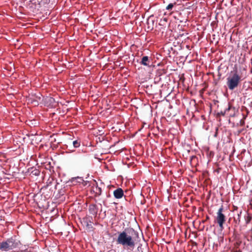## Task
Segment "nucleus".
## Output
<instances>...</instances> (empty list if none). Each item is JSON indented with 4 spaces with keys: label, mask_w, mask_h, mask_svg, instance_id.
Wrapping results in <instances>:
<instances>
[{
    "label": "nucleus",
    "mask_w": 252,
    "mask_h": 252,
    "mask_svg": "<svg viewBox=\"0 0 252 252\" xmlns=\"http://www.w3.org/2000/svg\"><path fill=\"white\" fill-rule=\"evenodd\" d=\"M139 239V234L132 228L125 229L118 233L117 243L129 249H133Z\"/></svg>",
    "instance_id": "f257e3e1"
},
{
    "label": "nucleus",
    "mask_w": 252,
    "mask_h": 252,
    "mask_svg": "<svg viewBox=\"0 0 252 252\" xmlns=\"http://www.w3.org/2000/svg\"><path fill=\"white\" fill-rule=\"evenodd\" d=\"M21 243L19 238L15 235L0 242V250L2 251H9L19 248Z\"/></svg>",
    "instance_id": "f03ea898"
},
{
    "label": "nucleus",
    "mask_w": 252,
    "mask_h": 252,
    "mask_svg": "<svg viewBox=\"0 0 252 252\" xmlns=\"http://www.w3.org/2000/svg\"><path fill=\"white\" fill-rule=\"evenodd\" d=\"M226 85L228 88L233 91L237 88L241 81V76L239 75L237 70L231 72L226 79Z\"/></svg>",
    "instance_id": "7ed1b4c3"
},
{
    "label": "nucleus",
    "mask_w": 252,
    "mask_h": 252,
    "mask_svg": "<svg viewBox=\"0 0 252 252\" xmlns=\"http://www.w3.org/2000/svg\"><path fill=\"white\" fill-rule=\"evenodd\" d=\"M223 207L221 205L217 212V216L216 217V220L221 230L224 228L223 224L226 221L225 216L223 213Z\"/></svg>",
    "instance_id": "20e7f679"
},
{
    "label": "nucleus",
    "mask_w": 252,
    "mask_h": 252,
    "mask_svg": "<svg viewBox=\"0 0 252 252\" xmlns=\"http://www.w3.org/2000/svg\"><path fill=\"white\" fill-rule=\"evenodd\" d=\"M235 108L234 107H232L230 104H229L228 108H226L224 112L221 111L220 114L222 116H224L226 114L229 115L230 117H234L235 116Z\"/></svg>",
    "instance_id": "39448f33"
},
{
    "label": "nucleus",
    "mask_w": 252,
    "mask_h": 252,
    "mask_svg": "<svg viewBox=\"0 0 252 252\" xmlns=\"http://www.w3.org/2000/svg\"><path fill=\"white\" fill-rule=\"evenodd\" d=\"M114 197L116 199H120L124 196V191L121 188H118L113 191Z\"/></svg>",
    "instance_id": "423d86ee"
},
{
    "label": "nucleus",
    "mask_w": 252,
    "mask_h": 252,
    "mask_svg": "<svg viewBox=\"0 0 252 252\" xmlns=\"http://www.w3.org/2000/svg\"><path fill=\"white\" fill-rule=\"evenodd\" d=\"M151 63V61L148 56H144L140 62L141 64L145 66H150V63Z\"/></svg>",
    "instance_id": "0eeeda50"
},
{
    "label": "nucleus",
    "mask_w": 252,
    "mask_h": 252,
    "mask_svg": "<svg viewBox=\"0 0 252 252\" xmlns=\"http://www.w3.org/2000/svg\"><path fill=\"white\" fill-rule=\"evenodd\" d=\"M97 206L95 204H92L90 205L89 210L91 214L96 215L97 213Z\"/></svg>",
    "instance_id": "6e6552de"
},
{
    "label": "nucleus",
    "mask_w": 252,
    "mask_h": 252,
    "mask_svg": "<svg viewBox=\"0 0 252 252\" xmlns=\"http://www.w3.org/2000/svg\"><path fill=\"white\" fill-rule=\"evenodd\" d=\"M147 248V244L144 243V244H140L137 248V250L138 252H143V251L145 250Z\"/></svg>",
    "instance_id": "1a4fd4ad"
},
{
    "label": "nucleus",
    "mask_w": 252,
    "mask_h": 252,
    "mask_svg": "<svg viewBox=\"0 0 252 252\" xmlns=\"http://www.w3.org/2000/svg\"><path fill=\"white\" fill-rule=\"evenodd\" d=\"M94 191L95 192L96 195L99 196L101 195L102 192L101 188L99 187L98 186H96L94 189Z\"/></svg>",
    "instance_id": "9d476101"
},
{
    "label": "nucleus",
    "mask_w": 252,
    "mask_h": 252,
    "mask_svg": "<svg viewBox=\"0 0 252 252\" xmlns=\"http://www.w3.org/2000/svg\"><path fill=\"white\" fill-rule=\"evenodd\" d=\"M76 159L78 162L84 161L85 159V156L78 155L76 157Z\"/></svg>",
    "instance_id": "9b49d317"
},
{
    "label": "nucleus",
    "mask_w": 252,
    "mask_h": 252,
    "mask_svg": "<svg viewBox=\"0 0 252 252\" xmlns=\"http://www.w3.org/2000/svg\"><path fill=\"white\" fill-rule=\"evenodd\" d=\"M241 213H242V211H240L237 215V216L236 217H234V220L236 221V222H238V223H240V217H241Z\"/></svg>",
    "instance_id": "f8f14e48"
},
{
    "label": "nucleus",
    "mask_w": 252,
    "mask_h": 252,
    "mask_svg": "<svg viewBox=\"0 0 252 252\" xmlns=\"http://www.w3.org/2000/svg\"><path fill=\"white\" fill-rule=\"evenodd\" d=\"M72 144L75 148H78L80 146V141L78 140H76L73 141Z\"/></svg>",
    "instance_id": "ddd939ff"
},
{
    "label": "nucleus",
    "mask_w": 252,
    "mask_h": 252,
    "mask_svg": "<svg viewBox=\"0 0 252 252\" xmlns=\"http://www.w3.org/2000/svg\"><path fill=\"white\" fill-rule=\"evenodd\" d=\"M176 4V3H169L166 7V9L167 10H171L174 7V6Z\"/></svg>",
    "instance_id": "4468645a"
},
{
    "label": "nucleus",
    "mask_w": 252,
    "mask_h": 252,
    "mask_svg": "<svg viewBox=\"0 0 252 252\" xmlns=\"http://www.w3.org/2000/svg\"><path fill=\"white\" fill-rule=\"evenodd\" d=\"M247 101L248 103V105L250 107H252V95L249 98L247 99Z\"/></svg>",
    "instance_id": "2eb2a0df"
},
{
    "label": "nucleus",
    "mask_w": 252,
    "mask_h": 252,
    "mask_svg": "<svg viewBox=\"0 0 252 252\" xmlns=\"http://www.w3.org/2000/svg\"><path fill=\"white\" fill-rule=\"evenodd\" d=\"M252 217L250 216H248L247 218L245 219L246 223V224H248L250 222L251 220H252Z\"/></svg>",
    "instance_id": "dca6fc26"
},
{
    "label": "nucleus",
    "mask_w": 252,
    "mask_h": 252,
    "mask_svg": "<svg viewBox=\"0 0 252 252\" xmlns=\"http://www.w3.org/2000/svg\"><path fill=\"white\" fill-rule=\"evenodd\" d=\"M34 171H35V172H34V175H38L39 174V171H38V170H34Z\"/></svg>",
    "instance_id": "f3484780"
},
{
    "label": "nucleus",
    "mask_w": 252,
    "mask_h": 252,
    "mask_svg": "<svg viewBox=\"0 0 252 252\" xmlns=\"http://www.w3.org/2000/svg\"><path fill=\"white\" fill-rule=\"evenodd\" d=\"M150 17H149V18L148 19V21H147L148 25H149V24H150Z\"/></svg>",
    "instance_id": "a211bd4d"
},
{
    "label": "nucleus",
    "mask_w": 252,
    "mask_h": 252,
    "mask_svg": "<svg viewBox=\"0 0 252 252\" xmlns=\"http://www.w3.org/2000/svg\"><path fill=\"white\" fill-rule=\"evenodd\" d=\"M27 252H32V250H31V248H30L29 250H27Z\"/></svg>",
    "instance_id": "6ab92c4d"
},
{
    "label": "nucleus",
    "mask_w": 252,
    "mask_h": 252,
    "mask_svg": "<svg viewBox=\"0 0 252 252\" xmlns=\"http://www.w3.org/2000/svg\"><path fill=\"white\" fill-rule=\"evenodd\" d=\"M151 22H152V25H153L154 23V21H153V20H152V21H151Z\"/></svg>",
    "instance_id": "aec40b11"
},
{
    "label": "nucleus",
    "mask_w": 252,
    "mask_h": 252,
    "mask_svg": "<svg viewBox=\"0 0 252 252\" xmlns=\"http://www.w3.org/2000/svg\"><path fill=\"white\" fill-rule=\"evenodd\" d=\"M244 124V122H243L242 123H241L242 125H243Z\"/></svg>",
    "instance_id": "412c9836"
},
{
    "label": "nucleus",
    "mask_w": 252,
    "mask_h": 252,
    "mask_svg": "<svg viewBox=\"0 0 252 252\" xmlns=\"http://www.w3.org/2000/svg\"><path fill=\"white\" fill-rule=\"evenodd\" d=\"M164 21H166V18H164Z\"/></svg>",
    "instance_id": "4be33fe9"
},
{
    "label": "nucleus",
    "mask_w": 252,
    "mask_h": 252,
    "mask_svg": "<svg viewBox=\"0 0 252 252\" xmlns=\"http://www.w3.org/2000/svg\"><path fill=\"white\" fill-rule=\"evenodd\" d=\"M237 207L234 208V209H237Z\"/></svg>",
    "instance_id": "5701e85b"
},
{
    "label": "nucleus",
    "mask_w": 252,
    "mask_h": 252,
    "mask_svg": "<svg viewBox=\"0 0 252 252\" xmlns=\"http://www.w3.org/2000/svg\"><path fill=\"white\" fill-rule=\"evenodd\" d=\"M237 207L234 208V209H237Z\"/></svg>",
    "instance_id": "b1692460"
},
{
    "label": "nucleus",
    "mask_w": 252,
    "mask_h": 252,
    "mask_svg": "<svg viewBox=\"0 0 252 252\" xmlns=\"http://www.w3.org/2000/svg\"><path fill=\"white\" fill-rule=\"evenodd\" d=\"M251 230L252 231V229H251Z\"/></svg>",
    "instance_id": "393cba45"
}]
</instances>
